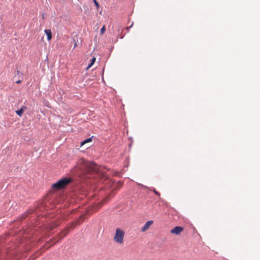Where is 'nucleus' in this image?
I'll use <instances>...</instances> for the list:
<instances>
[{
  "label": "nucleus",
  "instance_id": "7ed1b4c3",
  "mask_svg": "<svg viewBox=\"0 0 260 260\" xmlns=\"http://www.w3.org/2000/svg\"><path fill=\"white\" fill-rule=\"evenodd\" d=\"M183 230V228L181 226H176L171 230V233L175 235H179Z\"/></svg>",
  "mask_w": 260,
  "mask_h": 260
},
{
  "label": "nucleus",
  "instance_id": "39448f33",
  "mask_svg": "<svg viewBox=\"0 0 260 260\" xmlns=\"http://www.w3.org/2000/svg\"><path fill=\"white\" fill-rule=\"evenodd\" d=\"M153 221L151 220L147 221L145 223V224H144L143 227L142 228V232H145L147 230H148V228H149V226L153 223Z\"/></svg>",
  "mask_w": 260,
  "mask_h": 260
},
{
  "label": "nucleus",
  "instance_id": "412c9836",
  "mask_svg": "<svg viewBox=\"0 0 260 260\" xmlns=\"http://www.w3.org/2000/svg\"><path fill=\"white\" fill-rule=\"evenodd\" d=\"M21 83V80H19L16 81V84H20Z\"/></svg>",
  "mask_w": 260,
  "mask_h": 260
},
{
  "label": "nucleus",
  "instance_id": "423d86ee",
  "mask_svg": "<svg viewBox=\"0 0 260 260\" xmlns=\"http://www.w3.org/2000/svg\"><path fill=\"white\" fill-rule=\"evenodd\" d=\"M26 107L23 106L20 109L16 111V113L19 116H21L24 112V110L26 109Z\"/></svg>",
  "mask_w": 260,
  "mask_h": 260
},
{
  "label": "nucleus",
  "instance_id": "9b49d317",
  "mask_svg": "<svg viewBox=\"0 0 260 260\" xmlns=\"http://www.w3.org/2000/svg\"><path fill=\"white\" fill-rule=\"evenodd\" d=\"M106 31V27L104 25L101 29L100 30V32H101V35H103Z\"/></svg>",
  "mask_w": 260,
  "mask_h": 260
},
{
  "label": "nucleus",
  "instance_id": "aec40b11",
  "mask_svg": "<svg viewBox=\"0 0 260 260\" xmlns=\"http://www.w3.org/2000/svg\"><path fill=\"white\" fill-rule=\"evenodd\" d=\"M92 81V80H91V79H88V80H86L85 83H87V84H88V83H89V82L90 81Z\"/></svg>",
  "mask_w": 260,
  "mask_h": 260
},
{
  "label": "nucleus",
  "instance_id": "0eeeda50",
  "mask_svg": "<svg viewBox=\"0 0 260 260\" xmlns=\"http://www.w3.org/2000/svg\"><path fill=\"white\" fill-rule=\"evenodd\" d=\"M93 136H92L90 138H87L83 141H81L80 143V146L82 147V146L84 145L85 144L91 142L92 140V138Z\"/></svg>",
  "mask_w": 260,
  "mask_h": 260
},
{
  "label": "nucleus",
  "instance_id": "6e6552de",
  "mask_svg": "<svg viewBox=\"0 0 260 260\" xmlns=\"http://www.w3.org/2000/svg\"><path fill=\"white\" fill-rule=\"evenodd\" d=\"M72 40H73V41L74 42V47L75 48L77 46H78V43H79L78 35H74L72 37Z\"/></svg>",
  "mask_w": 260,
  "mask_h": 260
},
{
  "label": "nucleus",
  "instance_id": "f03ea898",
  "mask_svg": "<svg viewBox=\"0 0 260 260\" xmlns=\"http://www.w3.org/2000/svg\"><path fill=\"white\" fill-rule=\"evenodd\" d=\"M124 236V232L119 228L116 230L115 234L114 236V241L119 244H122L123 242V238Z\"/></svg>",
  "mask_w": 260,
  "mask_h": 260
},
{
  "label": "nucleus",
  "instance_id": "1a4fd4ad",
  "mask_svg": "<svg viewBox=\"0 0 260 260\" xmlns=\"http://www.w3.org/2000/svg\"><path fill=\"white\" fill-rule=\"evenodd\" d=\"M30 213V211H26L25 213H24L23 214H22L21 215V220L23 219H25L28 215V214Z\"/></svg>",
  "mask_w": 260,
  "mask_h": 260
},
{
  "label": "nucleus",
  "instance_id": "a211bd4d",
  "mask_svg": "<svg viewBox=\"0 0 260 260\" xmlns=\"http://www.w3.org/2000/svg\"><path fill=\"white\" fill-rule=\"evenodd\" d=\"M133 22H132V24L129 26L126 27L125 28V29H126V31L127 32L129 31V30L130 28H131L133 26Z\"/></svg>",
  "mask_w": 260,
  "mask_h": 260
},
{
  "label": "nucleus",
  "instance_id": "6ab92c4d",
  "mask_svg": "<svg viewBox=\"0 0 260 260\" xmlns=\"http://www.w3.org/2000/svg\"><path fill=\"white\" fill-rule=\"evenodd\" d=\"M45 12H43L42 15H41V18L42 19H44L45 18Z\"/></svg>",
  "mask_w": 260,
  "mask_h": 260
},
{
  "label": "nucleus",
  "instance_id": "5701e85b",
  "mask_svg": "<svg viewBox=\"0 0 260 260\" xmlns=\"http://www.w3.org/2000/svg\"><path fill=\"white\" fill-rule=\"evenodd\" d=\"M20 73L19 71L18 70H17V74H19Z\"/></svg>",
  "mask_w": 260,
  "mask_h": 260
},
{
  "label": "nucleus",
  "instance_id": "f257e3e1",
  "mask_svg": "<svg viewBox=\"0 0 260 260\" xmlns=\"http://www.w3.org/2000/svg\"><path fill=\"white\" fill-rule=\"evenodd\" d=\"M73 179L70 177H65L58 180L56 182L52 184V188L55 190L64 189L72 182Z\"/></svg>",
  "mask_w": 260,
  "mask_h": 260
},
{
  "label": "nucleus",
  "instance_id": "9d476101",
  "mask_svg": "<svg viewBox=\"0 0 260 260\" xmlns=\"http://www.w3.org/2000/svg\"><path fill=\"white\" fill-rule=\"evenodd\" d=\"M123 29L120 25H118L117 29V34L122 33Z\"/></svg>",
  "mask_w": 260,
  "mask_h": 260
},
{
  "label": "nucleus",
  "instance_id": "4be33fe9",
  "mask_svg": "<svg viewBox=\"0 0 260 260\" xmlns=\"http://www.w3.org/2000/svg\"><path fill=\"white\" fill-rule=\"evenodd\" d=\"M58 224H57V223H54V225H53V228H56L57 226H58Z\"/></svg>",
  "mask_w": 260,
  "mask_h": 260
},
{
  "label": "nucleus",
  "instance_id": "2eb2a0df",
  "mask_svg": "<svg viewBox=\"0 0 260 260\" xmlns=\"http://www.w3.org/2000/svg\"><path fill=\"white\" fill-rule=\"evenodd\" d=\"M153 191L155 195L158 197L160 196V193L158 191H157L155 189H154Z\"/></svg>",
  "mask_w": 260,
  "mask_h": 260
},
{
  "label": "nucleus",
  "instance_id": "ddd939ff",
  "mask_svg": "<svg viewBox=\"0 0 260 260\" xmlns=\"http://www.w3.org/2000/svg\"><path fill=\"white\" fill-rule=\"evenodd\" d=\"M124 36H125V34L122 35V33H120V32L119 33V34H117V37L120 38V39H123V37H124Z\"/></svg>",
  "mask_w": 260,
  "mask_h": 260
},
{
  "label": "nucleus",
  "instance_id": "f8f14e48",
  "mask_svg": "<svg viewBox=\"0 0 260 260\" xmlns=\"http://www.w3.org/2000/svg\"><path fill=\"white\" fill-rule=\"evenodd\" d=\"M124 36H125V34L122 35V33H120V32L119 33V34H117V37L120 38V39H123V37H124Z\"/></svg>",
  "mask_w": 260,
  "mask_h": 260
},
{
  "label": "nucleus",
  "instance_id": "dca6fc26",
  "mask_svg": "<svg viewBox=\"0 0 260 260\" xmlns=\"http://www.w3.org/2000/svg\"><path fill=\"white\" fill-rule=\"evenodd\" d=\"M93 64H92L91 62H90L87 67L86 68V71H87L89 68H90L92 66H93Z\"/></svg>",
  "mask_w": 260,
  "mask_h": 260
},
{
  "label": "nucleus",
  "instance_id": "b1692460",
  "mask_svg": "<svg viewBox=\"0 0 260 260\" xmlns=\"http://www.w3.org/2000/svg\"><path fill=\"white\" fill-rule=\"evenodd\" d=\"M87 75H88V74L86 73L84 76H87Z\"/></svg>",
  "mask_w": 260,
  "mask_h": 260
},
{
  "label": "nucleus",
  "instance_id": "4468645a",
  "mask_svg": "<svg viewBox=\"0 0 260 260\" xmlns=\"http://www.w3.org/2000/svg\"><path fill=\"white\" fill-rule=\"evenodd\" d=\"M94 5L97 8H99L100 7V5L98 3V2L96 1V0H92Z\"/></svg>",
  "mask_w": 260,
  "mask_h": 260
},
{
  "label": "nucleus",
  "instance_id": "f3484780",
  "mask_svg": "<svg viewBox=\"0 0 260 260\" xmlns=\"http://www.w3.org/2000/svg\"><path fill=\"white\" fill-rule=\"evenodd\" d=\"M95 57H93L90 59V62H91L92 64H94L95 61Z\"/></svg>",
  "mask_w": 260,
  "mask_h": 260
},
{
  "label": "nucleus",
  "instance_id": "20e7f679",
  "mask_svg": "<svg viewBox=\"0 0 260 260\" xmlns=\"http://www.w3.org/2000/svg\"><path fill=\"white\" fill-rule=\"evenodd\" d=\"M44 32L47 36V40L48 41H50L52 38V35L51 29H45L44 30Z\"/></svg>",
  "mask_w": 260,
  "mask_h": 260
}]
</instances>
